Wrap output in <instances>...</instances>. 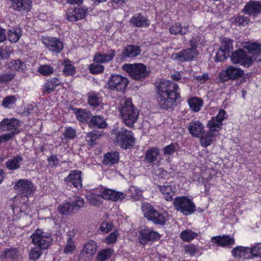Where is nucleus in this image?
<instances>
[{"label":"nucleus","mask_w":261,"mask_h":261,"mask_svg":"<svg viewBox=\"0 0 261 261\" xmlns=\"http://www.w3.org/2000/svg\"><path fill=\"white\" fill-rule=\"evenodd\" d=\"M156 89V99L161 109H173L177 101H180V89L176 83L163 80L160 82Z\"/></svg>","instance_id":"nucleus-1"},{"label":"nucleus","mask_w":261,"mask_h":261,"mask_svg":"<svg viewBox=\"0 0 261 261\" xmlns=\"http://www.w3.org/2000/svg\"><path fill=\"white\" fill-rule=\"evenodd\" d=\"M120 114L125 125L133 127L138 120L139 112L132 103L131 98H126L122 105Z\"/></svg>","instance_id":"nucleus-2"},{"label":"nucleus","mask_w":261,"mask_h":261,"mask_svg":"<svg viewBox=\"0 0 261 261\" xmlns=\"http://www.w3.org/2000/svg\"><path fill=\"white\" fill-rule=\"evenodd\" d=\"M113 134L115 136V142L121 148L130 149L135 146L136 139L132 131L122 127L120 130L114 129Z\"/></svg>","instance_id":"nucleus-3"},{"label":"nucleus","mask_w":261,"mask_h":261,"mask_svg":"<svg viewBox=\"0 0 261 261\" xmlns=\"http://www.w3.org/2000/svg\"><path fill=\"white\" fill-rule=\"evenodd\" d=\"M142 212L144 216L154 224L164 226L166 224L167 214L156 210L150 203H147L142 206Z\"/></svg>","instance_id":"nucleus-4"},{"label":"nucleus","mask_w":261,"mask_h":261,"mask_svg":"<svg viewBox=\"0 0 261 261\" xmlns=\"http://www.w3.org/2000/svg\"><path fill=\"white\" fill-rule=\"evenodd\" d=\"M123 69L128 73L130 77L135 80L142 81L149 75L146 66L143 63L125 64Z\"/></svg>","instance_id":"nucleus-5"},{"label":"nucleus","mask_w":261,"mask_h":261,"mask_svg":"<svg viewBox=\"0 0 261 261\" xmlns=\"http://www.w3.org/2000/svg\"><path fill=\"white\" fill-rule=\"evenodd\" d=\"M175 209L185 215H191L196 211V207L192 199L186 196L177 197L173 199Z\"/></svg>","instance_id":"nucleus-6"},{"label":"nucleus","mask_w":261,"mask_h":261,"mask_svg":"<svg viewBox=\"0 0 261 261\" xmlns=\"http://www.w3.org/2000/svg\"><path fill=\"white\" fill-rule=\"evenodd\" d=\"M128 84V79L120 74H112L109 77L105 87L109 91L123 92Z\"/></svg>","instance_id":"nucleus-7"},{"label":"nucleus","mask_w":261,"mask_h":261,"mask_svg":"<svg viewBox=\"0 0 261 261\" xmlns=\"http://www.w3.org/2000/svg\"><path fill=\"white\" fill-rule=\"evenodd\" d=\"M85 201L81 197H75L72 201L65 202L60 204L57 208L58 212L65 216L70 215L77 212L80 208L84 206Z\"/></svg>","instance_id":"nucleus-8"},{"label":"nucleus","mask_w":261,"mask_h":261,"mask_svg":"<svg viewBox=\"0 0 261 261\" xmlns=\"http://www.w3.org/2000/svg\"><path fill=\"white\" fill-rule=\"evenodd\" d=\"M161 237L160 234L155 231L153 227L143 226L140 228L138 240L140 244L145 245L149 242L159 241L161 239Z\"/></svg>","instance_id":"nucleus-9"},{"label":"nucleus","mask_w":261,"mask_h":261,"mask_svg":"<svg viewBox=\"0 0 261 261\" xmlns=\"http://www.w3.org/2000/svg\"><path fill=\"white\" fill-rule=\"evenodd\" d=\"M32 243L43 250L47 249L53 241L50 235L45 234L41 229H37L31 237Z\"/></svg>","instance_id":"nucleus-10"},{"label":"nucleus","mask_w":261,"mask_h":261,"mask_svg":"<svg viewBox=\"0 0 261 261\" xmlns=\"http://www.w3.org/2000/svg\"><path fill=\"white\" fill-rule=\"evenodd\" d=\"M231 62L235 64H240L244 67H249L253 63L252 57L248 56L243 49H239L231 53L230 56Z\"/></svg>","instance_id":"nucleus-11"},{"label":"nucleus","mask_w":261,"mask_h":261,"mask_svg":"<svg viewBox=\"0 0 261 261\" xmlns=\"http://www.w3.org/2000/svg\"><path fill=\"white\" fill-rule=\"evenodd\" d=\"M16 189L18 190L22 197H24L25 202H28L29 197L33 196L35 192V188L33 182L27 179H20L14 186Z\"/></svg>","instance_id":"nucleus-12"},{"label":"nucleus","mask_w":261,"mask_h":261,"mask_svg":"<svg viewBox=\"0 0 261 261\" xmlns=\"http://www.w3.org/2000/svg\"><path fill=\"white\" fill-rule=\"evenodd\" d=\"M244 74V70L240 68L232 65L228 66L225 70L222 71L219 74L220 81L225 82L229 80H237Z\"/></svg>","instance_id":"nucleus-13"},{"label":"nucleus","mask_w":261,"mask_h":261,"mask_svg":"<svg viewBox=\"0 0 261 261\" xmlns=\"http://www.w3.org/2000/svg\"><path fill=\"white\" fill-rule=\"evenodd\" d=\"M42 42L46 48L52 53L59 54L64 48L63 42L57 37H43Z\"/></svg>","instance_id":"nucleus-14"},{"label":"nucleus","mask_w":261,"mask_h":261,"mask_svg":"<svg viewBox=\"0 0 261 261\" xmlns=\"http://www.w3.org/2000/svg\"><path fill=\"white\" fill-rule=\"evenodd\" d=\"M198 56L192 49L187 48L181 50L178 53H173L171 59L179 63L188 62L195 60Z\"/></svg>","instance_id":"nucleus-15"},{"label":"nucleus","mask_w":261,"mask_h":261,"mask_svg":"<svg viewBox=\"0 0 261 261\" xmlns=\"http://www.w3.org/2000/svg\"><path fill=\"white\" fill-rule=\"evenodd\" d=\"M141 53L140 46L136 44L127 45L124 47L120 55L121 61H126L128 59H135Z\"/></svg>","instance_id":"nucleus-16"},{"label":"nucleus","mask_w":261,"mask_h":261,"mask_svg":"<svg viewBox=\"0 0 261 261\" xmlns=\"http://www.w3.org/2000/svg\"><path fill=\"white\" fill-rule=\"evenodd\" d=\"M82 172L80 170H72L68 175L64 178V181L70 187L73 186L77 189L81 188L82 187Z\"/></svg>","instance_id":"nucleus-17"},{"label":"nucleus","mask_w":261,"mask_h":261,"mask_svg":"<svg viewBox=\"0 0 261 261\" xmlns=\"http://www.w3.org/2000/svg\"><path fill=\"white\" fill-rule=\"evenodd\" d=\"M10 8L22 14L31 11L32 7V0H10Z\"/></svg>","instance_id":"nucleus-18"},{"label":"nucleus","mask_w":261,"mask_h":261,"mask_svg":"<svg viewBox=\"0 0 261 261\" xmlns=\"http://www.w3.org/2000/svg\"><path fill=\"white\" fill-rule=\"evenodd\" d=\"M99 193L102 194L103 199L112 201H122L125 198L123 193L108 188H101Z\"/></svg>","instance_id":"nucleus-19"},{"label":"nucleus","mask_w":261,"mask_h":261,"mask_svg":"<svg viewBox=\"0 0 261 261\" xmlns=\"http://www.w3.org/2000/svg\"><path fill=\"white\" fill-rule=\"evenodd\" d=\"M87 13V10L82 7L71 8L66 13L67 19L71 22H75L84 19Z\"/></svg>","instance_id":"nucleus-20"},{"label":"nucleus","mask_w":261,"mask_h":261,"mask_svg":"<svg viewBox=\"0 0 261 261\" xmlns=\"http://www.w3.org/2000/svg\"><path fill=\"white\" fill-rule=\"evenodd\" d=\"M242 12L249 16H257L261 14V1L250 0L245 5Z\"/></svg>","instance_id":"nucleus-21"},{"label":"nucleus","mask_w":261,"mask_h":261,"mask_svg":"<svg viewBox=\"0 0 261 261\" xmlns=\"http://www.w3.org/2000/svg\"><path fill=\"white\" fill-rule=\"evenodd\" d=\"M115 55V50L113 49H108L107 54L96 52L93 56V60L94 62L98 64L107 63L113 60Z\"/></svg>","instance_id":"nucleus-22"},{"label":"nucleus","mask_w":261,"mask_h":261,"mask_svg":"<svg viewBox=\"0 0 261 261\" xmlns=\"http://www.w3.org/2000/svg\"><path fill=\"white\" fill-rule=\"evenodd\" d=\"M129 23L136 28H147L150 24V20L141 13L135 14L130 18Z\"/></svg>","instance_id":"nucleus-23"},{"label":"nucleus","mask_w":261,"mask_h":261,"mask_svg":"<svg viewBox=\"0 0 261 261\" xmlns=\"http://www.w3.org/2000/svg\"><path fill=\"white\" fill-rule=\"evenodd\" d=\"M188 129L189 133L194 137H201L204 134V127L198 120L193 121L189 123Z\"/></svg>","instance_id":"nucleus-24"},{"label":"nucleus","mask_w":261,"mask_h":261,"mask_svg":"<svg viewBox=\"0 0 261 261\" xmlns=\"http://www.w3.org/2000/svg\"><path fill=\"white\" fill-rule=\"evenodd\" d=\"M87 103L93 108H97L102 105V96L98 92L90 91L87 94Z\"/></svg>","instance_id":"nucleus-25"},{"label":"nucleus","mask_w":261,"mask_h":261,"mask_svg":"<svg viewBox=\"0 0 261 261\" xmlns=\"http://www.w3.org/2000/svg\"><path fill=\"white\" fill-rule=\"evenodd\" d=\"M61 84L62 81L59 76L50 78L44 83L42 93L44 94H49L53 92L56 87L61 85Z\"/></svg>","instance_id":"nucleus-26"},{"label":"nucleus","mask_w":261,"mask_h":261,"mask_svg":"<svg viewBox=\"0 0 261 261\" xmlns=\"http://www.w3.org/2000/svg\"><path fill=\"white\" fill-rule=\"evenodd\" d=\"M211 240L217 246L222 247H231L235 244L234 239L228 235L215 236L212 238Z\"/></svg>","instance_id":"nucleus-27"},{"label":"nucleus","mask_w":261,"mask_h":261,"mask_svg":"<svg viewBox=\"0 0 261 261\" xmlns=\"http://www.w3.org/2000/svg\"><path fill=\"white\" fill-rule=\"evenodd\" d=\"M73 113L76 119L82 123H87L92 117V113L86 109L82 108H75Z\"/></svg>","instance_id":"nucleus-28"},{"label":"nucleus","mask_w":261,"mask_h":261,"mask_svg":"<svg viewBox=\"0 0 261 261\" xmlns=\"http://www.w3.org/2000/svg\"><path fill=\"white\" fill-rule=\"evenodd\" d=\"M159 155L160 150L158 147H150L144 153V161L149 164H152L157 161Z\"/></svg>","instance_id":"nucleus-29"},{"label":"nucleus","mask_w":261,"mask_h":261,"mask_svg":"<svg viewBox=\"0 0 261 261\" xmlns=\"http://www.w3.org/2000/svg\"><path fill=\"white\" fill-rule=\"evenodd\" d=\"M88 126L90 128L96 127L103 129L107 127L108 124L103 117L95 115L91 117Z\"/></svg>","instance_id":"nucleus-30"},{"label":"nucleus","mask_w":261,"mask_h":261,"mask_svg":"<svg viewBox=\"0 0 261 261\" xmlns=\"http://www.w3.org/2000/svg\"><path fill=\"white\" fill-rule=\"evenodd\" d=\"M125 198L133 201H139L141 199L142 196L141 190L134 186H131L126 191Z\"/></svg>","instance_id":"nucleus-31"},{"label":"nucleus","mask_w":261,"mask_h":261,"mask_svg":"<svg viewBox=\"0 0 261 261\" xmlns=\"http://www.w3.org/2000/svg\"><path fill=\"white\" fill-rule=\"evenodd\" d=\"M158 189L162 194L164 198L168 201H171L175 193V188L170 185L158 186Z\"/></svg>","instance_id":"nucleus-32"},{"label":"nucleus","mask_w":261,"mask_h":261,"mask_svg":"<svg viewBox=\"0 0 261 261\" xmlns=\"http://www.w3.org/2000/svg\"><path fill=\"white\" fill-rule=\"evenodd\" d=\"M119 153L117 151L108 152L105 154L102 163L106 166H113L118 163Z\"/></svg>","instance_id":"nucleus-33"},{"label":"nucleus","mask_w":261,"mask_h":261,"mask_svg":"<svg viewBox=\"0 0 261 261\" xmlns=\"http://www.w3.org/2000/svg\"><path fill=\"white\" fill-rule=\"evenodd\" d=\"M22 161L23 158L21 155L14 156L11 159L7 160L5 163L6 167L10 170L18 169L20 167L21 162Z\"/></svg>","instance_id":"nucleus-34"},{"label":"nucleus","mask_w":261,"mask_h":261,"mask_svg":"<svg viewBox=\"0 0 261 261\" xmlns=\"http://www.w3.org/2000/svg\"><path fill=\"white\" fill-rule=\"evenodd\" d=\"M188 103L191 111L198 112L200 111L203 105V101L201 98L192 97L188 100Z\"/></svg>","instance_id":"nucleus-35"},{"label":"nucleus","mask_w":261,"mask_h":261,"mask_svg":"<svg viewBox=\"0 0 261 261\" xmlns=\"http://www.w3.org/2000/svg\"><path fill=\"white\" fill-rule=\"evenodd\" d=\"M189 25L182 27L181 24L179 22H175L172 24L169 29V32L172 35H184L187 33Z\"/></svg>","instance_id":"nucleus-36"},{"label":"nucleus","mask_w":261,"mask_h":261,"mask_svg":"<svg viewBox=\"0 0 261 261\" xmlns=\"http://www.w3.org/2000/svg\"><path fill=\"white\" fill-rule=\"evenodd\" d=\"M243 47L250 54L254 55L261 54V43L247 41L245 43Z\"/></svg>","instance_id":"nucleus-37"},{"label":"nucleus","mask_w":261,"mask_h":261,"mask_svg":"<svg viewBox=\"0 0 261 261\" xmlns=\"http://www.w3.org/2000/svg\"><path fill=\"white\" fill-rule=\"evenodd\" d=\"M114 250L113 248H107L98 251L95 261H105L110 259L113 254Z\"/></svg>","instance_id":"nucleus-38"},{"label":"nucleus","mask_w":261,"mask_h":261,"mask_svg":"<svg viewBox=\"0 0 261 261\" xmlns=\"http://www.w3.org/2000/svg\"><path fill=\"white\" fill-rule=\"evenodd\" d=\"M101 134L97 130H92L88 133L85 137L87 143L91 146L96 144V141L99 139Z\"/></svg>","instance_id":"nucleus-39"},{"label":"nucleus","mask_w":261,"mask_h":261,"mask_svg":"<svg viewBox=\"0 0 261 261\" xmlns=\"http://www.w3.org/2000/svg\"><path fill=\"white\" fill-rule=\"evenodd\" d=\"M7 67L12 71H19L23 70L25 68V65L20 60H12L7 64Z\"/></svg>","instance_id":"nucleus-40"},{"label":"nucleus","mask_w":261,"mask_h":261,"mask_svg":"<svg viewBox=\"0 0 261 261\" xmlns=\"http://www.w3.org/2000/svg\"><path fill=\"white\" fill-rule=\"evenodd\" d=\"M97 247L96 242L93 240H90L85 245L83 251L90 256H92L96 252Z\"/></svg>","instance_id":"nucleus-41"},{"label":"nucleus","mask_w":261,"mask_h":261,"mask_svg":"<svg viewBox=\"0 0 261 261\" xmlns=\"http://www.w3.org/2000/svg\"><path fill=\"white\" fill-rule=\"evenodd\" d=\"M102 199H103V198L102 197V194L100 193L99 194L91 193L87 197L89 204L96 206H99L102 204Z\"/></svg>","instance_id":"nucleus-42"},{"label":"nucleus","mask_w":261,"mask_h":261,"mask_svg":"<svg viewBox=\"0 0 261 261\" xmlns=\"http://www.w3.org/2000/svg\"><path fill=\"white\" fill-rule=\"evenodd\" d=\"M18 255V250L15 248L6 249L1 254V257L5 259H15Z\"/></svg>","instance_id":"nucleus-43"},{"label":"nucleus","mask_w":261,"mask_h":261,"mask_svg":"<svg viewBox=\"0 0 261 261\" xmlns=\"http://www.w3.org/2000/svg\"><path fill=\"white\" fill-rule=\"evenodd\" d=\"M248 252H250L249 247L239 246L234 247L231 251L232 255L235 257L245 256Z\"/></svg>","instance_id":"nucleus-44"},{"label":"nucleus","mask_w":261,"mask_h":261,"mask_svg":"<svg viewBox=\"0 0 261 261\" xmlns=\"http://www.w3.org/2000/svg\"><path fill=\"white\" fill-rule=\"evenodd\" d=\"M197 236L198 234L196 232L189 229L183 230L180 234V238L185 242H189Z\"/></svg>","instance_id":"nucleus-45"},{"label":"nucleus","mask_w":261,"mask_h":261,"mask_svg":"<svg viewBox=\"0 0 261 261\" xmlns=\"http://www.w3.org/2000/svg\"><path fill=\"white\" fill-rule=\"evenodd\" d=\"M8 39L11 42H16L21 36L20 31L17 28H12L8 31Z\"/></svg>","instance_id":"nucleus-46"},{"label":"nucleus","mask_w":261,"mask_h":261,"mask_svg":"<svg viewBox=\"0 0 261 261\" xmlns=\"http://www.w3.org/2000/svg\"><path fill=\"white\" fill-rule=\"evenodd\" d=\"M223 124H221L219 121H217L214 117L210 119L207 124V127L211 132H219L222 129Z\"/></svg>","instance_id":"nucleus-47"},{"label":"nucleus","mask_w":261,"mask_h":261,"mask_svg":"<svg viewBox=\"0 0 261 261\" xmlns=\"http://www.w3.org/2000/svg\"><path fill=\"white\" fill-rule=\"evenodd\" d=\"M220 48L225 51L226 54H230L233 49L232 40L228 38H224L221 41V45Z\"/></svg>","instance_id":"nucleus-48"},{"label":"nucleus","mask_w":261,"mask_h":261,"mask_svg":"<svg viewBox=\"0 0 261 261\" xmlns=\"http://www.w3.org/2000/svg\"><path fill=\"white\" fill-rule=\"evenodd\" d=\"M65 64L63 70L64 74L67 76L70 75H73L75 73L76 69L75 67L70 64L69 60H65Z\"/></svg>","instance_id":"nucleus-49"},{"label":"nucleus","mask_w":261,"mask_h":261,"mask_svg":"<svg viewBox=\"0 0 261 261\" xmlns=\"http://www.w3.org/2000/svg\"><path fill=\"white\" fill-rule=\"evenodd\" d=\"M19 124L20 122L18 119L14 118L11 119L7 118V120L5 123L6 129L8 130H18L17 127L19 126Z\"/></svg>","instance_id":"nucleus-50"},{"label":"nucleus","mask_w":261,"mask_h":261,"mask_svg":"<svg viewBox=\"0 0 261 261\" xmlns=\"http://www.w3.org/2000/svg\"><path fill=\"white\" fill-rule=\"evenodd\" d=\"M42 249L39 247H35L31 249L29 253V258L31 260H36L39 258L42 254Z\"/></svg>","instance_id":"nucleus-51"},{"label":"nucleus","mask_w":261,"mask_h":261,"mask_svg":"<svg viewBox=\"0 0 261 261\" xmlns=\"http://www.w3.org/2000/svg\"><path fill=\"white\" fill-rule=\"evenodd\" d=\"M54 71L53 67L47 64L41 65L38 69L39 73L44 76L50 75L54 72Z\"/></svg>","instance_id":"nucleus-52"},{"label":"nucleus","mask_w":261,"mask_h":261,"mask_svg":"<svg viewBox=\"0 0 261 261\" xmlns=\"http://www.w3.org/2000/svg\"><path fill=\"white\" fill-rule=\"evenodd\" d=\"M104 66L100 64L92 63L89 65V70L90 72L93 74H97L103 72Z\"/></svg>","instance_id":"nucleus-53"},{"label":"nucleus","mask_w":261,"mask_h":261,"mask_svg":"<svg viewBox=\"0 0 261 261\" xmlns=\"http://www.w3.org/2000/svg\"><path fill=\"white\" fill-rule=\"evenodd\" d=\"M74 244L75 242L72 238L69 237L67 241L64 252L66 254L72 253L76 248Z\"/></svg>","instance_id":"nucleus-54"},{"label":"nucleus","mask_w":261,"mask_h":261,"mask_svg":"<svg viewBox=\"0 0 261 261\" xmlns=\"http://www.w3.org/2000/svg\"><path fill=\"white\" fill-rule=\"evenodd\" d=\"M250 19L244 15H239L236 17L234 22L238 26H245L249 23Z\"/></svg>","instance_id":"nucleus-55"},{"label":"nucleus","mask_w":261,"mask_h":261,"mask_svg":"<svg viewBox=\"0 0 261 261\" xmlns=\"http://www.w3.org/2000/svg\"><path fill=\"white\" fill-rule=\"evenodd\" d=\"M15 76V73L6 72L0 74V83H7L12 81Z\"/></svg>","instance_id":"nucleus-56"},{"label":"nucleus","mask_w":261,"mask_h":261,"mask_svg":"<svg viewBox=\"0 0 261 261\" xmlns=\"http://www.w3.org/2000/svg\"><path fill=\"white\" fill-rule=\"evenodd\" d=\"M230 54H227L223 50H222L220 48L218 49L216 53L215 60L216 62H221L224 61L228 57H230Z\"/></svg>","instance_id":"nucleus-57"},{"label":"nucleus","mask_w":261,"mask_h":261,"mask_svg":"<svg viewBox=\"0 0 261 261\" xmlns=\"http://www.w3.org/2000/svg\"><path fill=\"white\" fill-rule=\"evenodd\" d=\"M184 250L186 253L189 254L191 256H194L197 252L198 248L197 246L194 244L186 245L184 246Z\"/></svg>","instance_id":"nucleus-58"},{"label":"nucleus","mask_w":261,"mask_h":261,"mask_svg":"<svg viewBox=\"0 0 261 261\" xmlns=\"http://www.w3.org/2000/svg\"><path fill=\"white\" fill-rule=\"evenodd\" d=\"M118 236L119 232L118 230H115L108 235L106 238L105 242L108 244H114L116 242Z\"/></svg>","instance_id":"nucleus-59"},{"label":"nucleus","mask_w":261,"mask_h":261,"mask_svg":"<svg viewBox=\"0 0 261 261\" xmlns=\"http://www.w3.org/2000/svg\"><path fill=\"white\" fill-rule=\"evenodd\" d=\"M63 135L65 138L72 140L76 136V131L71 127H67L64 130Z\"/></svg>","instance_id":"nucleus-60"},{"label":"nucleus","mask_w":261,"mask_h":261,"mask_svg":"<svg viewBox=\"0 0 261 261\" xmlns=\"http://www.w3.org/2000/svg\"><path fill=\"white\" fill-rule=\"evenodd\" d=\"M228 114L226 112L222 109H221L218 112V114L214 118L219 121L221 124H223V121L228 118Z\"/></svg>","instance_id":"nucleus-61"},{"label":"nucleus","mask_w":261,"mask_h":261,"mask_svg":"<svg viewBox=\"0 0 261 261\" xmlns=\"http://www.w3.org/2000/svg\"><path fill=\"white\" fill-rule=\"evenodd\" d=\"M250 253L255 257H261V243L256 244L253 247L250 248Z\"/></svg>","instance_id":"nucleus-62"},{"label":"nucleus","mask_w":261,"mask_h":261,"mask_svg":"<svg viewBox=\"0 0 261 261\" xmlns=\"http://www.w3.org/2000/svg\"><path fill=\"white\" fill-rule=\"evenodd\" d=\"M16 99L14 95L7 96L2 101V105L5 108H9L10 105L14 103Z\"/></svg>","instance_id":"nucleus-63"},{"label":"nucleus","mask_w":261,"mask_h":261,"mask_svg":"<svg viewBox=\"0 0 261 261\" xmlns=\"http://www.w3.org/2000/svg\"><path fill=\"white\" fill-rule=\"evenodd\" d=\"M113 227V224L112 223L110 222H103L101 223L99 229L102 233H108L110 232Z\"/></svg>","instance_id":"nucleus-64"}]
</instances>
